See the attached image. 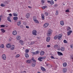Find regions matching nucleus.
I'll return each mask as SVG.
<instances>
[{
  "mask_svg": "<svg viewBox=\"0 0 73 73\" xmlns=\"http://www.w3.org/2000/svg\"><path fill=\"white\" fill-rule=\"evenodd\" d=\"M26 28H27V29H29V26H26Z\"/></svg>",
  "mask_w": 73,
  "mask_h": 73,
  "instance_id": "nucleus-56",
  "label": "nucleus"
},
{
  "mask_svg": "<svg viewBox=\"0 0 73 73\" xmlns=\"http://www.w3.org/2000/svg\"><path fill=\"white\" fill-rule=\"evenodd\" d=\"M18 26H20L21 25V22L20 21H19L17 23Z\"/></svg>",
  "mask_w": 73,
  "mask_h": 73,
  "instance_id": "nucleus-26",
  "label": "nucleus"
},
{
  "mask_svg": "<svg viewBox=\"0 0 73 73\" xmlns=\"http://www.w3.org/2000/svg\"><path fill=\"white\" fill-rule=\"evenodd\" d=\"M19 56H20V55L19 54L16 55L15 57L16 58H17V57H19Z\"/></svg>",
  "mask_w": 73,
  "mask_h": 73,
  "instance_id": "nucleus-47",
  "label": "nucleus"
},
{
  "mask_svg": "<svg viewBox=\"0 0 73 73\" xmlns=\"http://www.w3.org/2000/svg\"><path fill=\"white\" fill-rule=\"evenodd\" d=\"M14 16H17V14L15 13H13Z\"/></svg>",
  "mask_w": 73,
  "mask_h": 73,
  "instance_id": "nucleus-39",
  "label": "nucleus"
},
{
  "mask_svg": "<svg viewBox=\"0 0 73 73\" xmlns=\"http://www.w3.org/2000/svg\"><path fill=\"white\" fill-rule=\"evenodd\" d=\"M21 38V36L19 35L17 37V40H20Z\"/></svg>",
  "mask_w": 73,
  "mask_h": 73,
  "instance_id": "nucleus-17",
  "label": "nucleus"
},
{
  "mask_svg": "<svg viewBox=\"0 0 73 73\" xmlns=\"http://www.w3.org/2000/svg\"><path fill=\"white\" fill-rule=\"evenodd\" d=\"M60 50L61 51H64L65 50V48L61 47L60 49Z\"/></svg>",
  "mask_w": 73,
  "mask_h": 73,
  "instance_id": "nucleus-32",
  "label": "nucleus"
},
{
  "mask_svg": "<svg viewBox=\"0 0 73 73\" xmlns=\"http://www.w3.org/2000/svg\"><path fill=\"white\" fill-rule=\"evenodd\" d=\"M50 37H48L47 38L46 41L47 42H49L50 41Z\"/></svg>",
  "mask_w": 73,
  "mask_h": 73,
  "instance_id": "nucleus-21",
  "label": "nucleus"
},
{
  "mask_svg": "<svg viewBox=\"0 0 73 73\" xmlns=\"http://www.w3.org/2000/svg\"><path fill=\"white\" fill-rule=\"evenodd\" d=\"M13 19L14 20H17L18 19V17H14L13 18Z\"/></svg>",
  "mask_w": 73,
  "mask_h": 73,
  "instance_id": "nucleus-33",
  "label": "nucleus"
},
{
  "mask_svg": "<svg viewBox=\"0 0 73 73\" xmlns=\"http://www.w3.org/2000/svg\"><path fill=\"white\" fill-rule=\"evenodd\" d=\"M67 71V69L66 68H64L63 69V73H66Z\"/></svg>",
  "mask_w": 73,
  "mask_h": 73,
  "instance_id": "nucleus-15",
  "label": "nucleus"
},
{
  "mask_svg": "<svg viewBox=\"0 0 73 73\" xmlns=\"http://www.w3.org/2000/svg\"><path fill=\"white\" fill-rule=\"evenodd\" d=\"M70 48H73V46L72 45H70Z\"/></svg>",
  "mask_w": 73,
  "mask_h": 73,
  "instance_id": "nucleus-54",
  "label": "nucleus"
},
{
  "mask_svg": "<svg viewBox=\"0 0 73 73\" xmlns=\"http://www.w3.org/2000/svg\"><path fill=\"white\" fill-rule=\"evenodd\" d=\"M72 33V31H70L69 32H68L67 33V35L68 36H69L70 35V34Z\"/></svg>",
  "mask_w": 73,
  "mask_h": 73,
  "instance_id": "nucleus-13",
  "label": "nucleus"
},
{
  "mask_svg": "<svg viewBox=\"0 0 73 73\" xmlns=\"http://www.w3.org/2000/svg\"><path fill=\"white\" fill-rule=\"evenodd\" d=\"M43 59H44V57H39L38 58V60L39 61H42Z\"/></svg>",
  "mask_w": 73,
  "mask_h": 73,
  "instance_id": "nucleus-7",
  "label": "nucleus"
},
{
  "mask_svg": "<svg viewBox=\"0 0 73 73\" xmlns=\"http://www.w3.org/2000/svg\"><path fill=\"white\" fill-rule=\"evenodd\" d=\"M34 22L35 23H39V21H38V20H36Z\"/></svg>",
  "mask_w": 73,
  "mask_h": 73,
  "instance_id": "nucleus-38",
  "label": "nucleus"
},
{
  "mask_svg": "<svg viewBox=\"0 0 73 73\" xmlns=\"http://www.w3.org/2000/svg\"><path fill=\"white\" fill-rule=\"evenodd\" d=\"M19 42H20L21 45H23V44L24 43L23 41L20 40Z\"/></svg>",
  "mask_w": 73,
  "mask_h": 73,
  "instance_id": "nucleus-27",
  "label": "nucleus"
},
{
  "mask_svg": "<svg viewBox=\"0 0 73 73\" xmlns=\"http://www.w3.org/2000/svg\"><path fill=\"white\" fill-rule=\"evenodd\" d=\"M62 35H58V39L59 40H60V38L62 37Z\"/></svg>",
  "mask_w": 73,
  "mask_h": 73,
  "instance_id": "nucleus-8",
  "label": "nucleus"
},
{
  "mask_svg": "<svg viewBox=\"0 0 73 73\" xmlns=\"http://www.w3.org/2000/svg\"><path fill=\"white\" fill-rule=\"evenodd\" d=\"M57 53L59 56H62V53L59 52H58Z\"/></svg>",
  "mask_w": 73,
  "mask_h": 73,
  "instance_id": "nucleus-19",
  "label": "nucleus"
},
{
  "mask_svg": "<svg viewBox=\"0 0 73 73\" xmlns=\"http://www.w3.org/2000/svg\"><path fill=\"white\" fill-rule=\"evenodd\" d=\"M29 49H26L25 50V52L26 53H29Z\"/></svg>",
  "mask_w": 73,
  "mask_h": 73,
  "instance_id": "nucleus-24",
  "label": "nucleus"
},
{
  "mask_svg": "<svg viewBox=\"0 0 73 73\" xmlns=\"http://www.w3.org/2000/svg\"><path fill=\"white\" fill-rule=\"evenodd\" d=\"M36 65V63L35 62H33L32 64V66L33 67H35Z\"/></svg>",
  "mask_w": 73,
  "mask_h": 73,
  "instance_id": "nucleus-22",
  "label": "nucleus"
},
{
  "mask_svg": "<svg viewBox=\"0 0 73 73\" xmlns=\"http://www.w3.org/2000/svg\"><path fill=\"white\" fill-rule=\"evenodd\" d=\"M47 2H48V3H50V1H47Z\"/></svg>",
  "mask_w": 73,
  "mask_h": 73,
  "instance_id": "nucleus-61",
  "label": "nucleus"
},
{
  "mask_svg": "<svg viewBox=\"0 0 73 73\" xmlns=\"http://www.w3.org/2000/svg\"><path fill=\"white\" fill-rule=\"evenodd\" d=\"M40 68L43 71H45V68H44L43 67H41Z\"/></svg>",
  "mask_w": 73,
  "mask_h": 73,
  "instance_id": "nucleus-28",
  "label": "nucleus"
},
{
  "mask_svg": "<svg viewBox=\"0 0 73 73\" xmlns=\"http://www.w3.org/2000/svg\"><path fill=\"white\" fill-rule=\"evenodd\" d=\"M41 2L42 3V4L43 5L44 4V3H45V1H44V0H41Z\"/></svg>",
  "mask_w": 73,
  "mask_h": 73,
  "instance_id": "nucleus-36",
  "label": "nucleus"
},
{
  "mask_svg": "<svg viewBox=\"0 0 73 73\" xmlns=\"http://www.w3.org/2000/svg\"><path fill=\"white\" fill-rule=\"evenodd\" d=\"M11 46V44H10V43L7 44L6 45V47L7 48H10Z\"/></svg>",
  "mask_w": 73,
  "mask_h": 73,
  "instance_id": "nucleus-11",
  "label": "nucleus"
},
{
  "mask_svg": "<svg viewBox=\"0 0 73 73\" xmlns=\"http://www.w3.org/2000/svg\"><path fill=\"white\" fill-rule=\"evenodd\" d=\"M32 33L33 35L36 36L37 35V31L35 30H33L32 32Z\"/></svg>",
  "mask_w": 73,
  "mask_h": 73,
  "instance_id": "nucleus-2",
  "label": "nucleus"
},
{
  "mask_svg": "<svg viewBox=\"0 0 73 73\" xmlns=\"http://www.w3.org/2000/svg\"><path fill=\"white\" fill-rule=\"evenodd\" d=\"M50 45H47V47H48V48H49L50 47Z\"/></svg>",
  "mask_w": 73,
  "mask_h": 73,
  "instance_id": "nucleus-59",
  "label": "nucleus"
},
{
  "mask_svg": "<svg viewBox=\"0 0 73 73\" xmlns=\"http://www.w3.org/2000/svg\"><path fill=\"white\" fill-rule=\"evenodd\" d=\"M3 17V15H0V18H1Z\"/></svg>",
  "mask_w": 73,
  "mask_h": 73,
  "instance_id": "nucleus-63",
  "label": "nucleus"
},
{
  "mask_svg": "<svg viewBox=\"0 0 73 73\" xmlns=\"http://www.w3.org/2000/svg\"><path fill=\"white\" fill-rule=\"evenodd\" d=\"M63 65L64 67H66L67 66V63L66 62H65L63 63Z\"/></svg>",
  "mask_w": 73,
  "mask_h": 73,
  "instance_id": "nucleus-20",
  "label": "nucleus"
},
{
  "mask_svg": "<svg viewBox=\"0 0 73 73\" xmlns=\"http://www.w3.org/2000/svg\"><path fill=\"white\" fill-rule=\"evenodd\" d=\"M36 54H38L40 53V51H36Z\"/></svg>",
  "mask_w": 73,
  "mask_h": 73,
  "instance_id": "nucleus-46",
  "label": "nucleus"
},
{
  "mask_svg": "<svg viewBox=\"0 0 73 73\" xmlns=\"http://www.w3.org/2000/svg\"><path fill=\"white\" fill-rule=\"evenodd\" d=\"M51 58H52V59H53V58L54 59V57H53V56H51Z\"/></svg>",
  "mask_w": 73,
  "mask_h": 73,
  "instance_id": "nucleus-60",
  "label": "nucleus"
},
{
  "mask_svg": "<svg viewBox=\"0 0 73 73\" xmlns=\"http://www.w3.org/2000/svg\"><path fill=\"white\" fill-rule=\"evenodd\" d=\"M49 25V23H45L43 25V27L44 28H47Z\"/></svg>",
  "mask_w": 73,
  "mask_h": 73,
  "instance_id": "nucleus-3",
  "label": "nucleus"
},
{
  "mask_svg": "<svg viewBox=\"0 0 73 73\" xmlns=\"http://www.w3.org/2000/svg\"><path fill=\"white\" fill-rule=\"evenodd\" d=\"M60 24L61 25H64V21H61L60 22Z\"/></svg>",
  "mask_w": 73,
  "mask_h": 73,
  "instance_id": "nucleus-23",
  "label": "nucleus"
},
{
  "mask_svg": "<svg viewBox=\"0 0 73 73\" xmlns=\"http://www.w3.org/2000/svg\"><path fill=\"white\" fill-rule=\"evenodd\" d=\"M66 12H69V10H66Z\"/></svg>",
  "mask_w": 73,
  "mask_h": 73,
  "instance_id": "nucleus-52",
  "label": "nucleus"
},
{
  "mask_svg": "<svg viewBox=\"0 0 73 73\" xmlns=\"http://www.w3.org/2000/svg\"><path fill=\"white\" fill-rule=\"evenodd\" d=\"M0 48H4V44H0Z\"/></svg>",
  "mask_w": 73,
  "mask_h": 73,
  "instance_id": "nucleus-29",
  "label": "nucleus"
},
{
  "mask_svg": "<svg viewBox=\"0 0 73 73\" xmlns=\"http://www.w3.org/2000/svg\"><path fill=\"white\" fill-rule=\"evenodd\" d=\"M64 43H66V42H67V41H66V40H64Z\"/></svg>",
  "mask_w": 73,
  "mask_h": 73,
  "instance_id": "nucleus-50",
  "label": "nucleus"
},
{
  "mask_svg": "<svg viewBox=\"0 0 73 73\" xmlns=\"http://www.w3.org/2000/svg\"><path fill=\"white\" fill-rule=\"evenodd\" d=\"M25 57L26 58H28L29 56V55L27 53H25Z\"/></svg>",
  "mask_w": 73,
  "mask_h": 73,
  "instance_id": "nucleus-18",
  "label": "nucleus"
},
{
  "mask_svg": "<svg viewBox=\"0 0 73 73\" xmlns=\"http://www.w3.org/2000/svg\"><path fill=\"white\" fill-rule=\"evenodd\" d=\"M17 33V31H13L12 33V34L14 36H15V35H16Z\"/></svg>",
  "mask_w": 73,
  "mask_h": 73,
  "instance_id": "nucleus-9",
  "label": "nucleus"
},
{
  "mask_svg": "<svg viewBox=\"0 0 73 73\" xmlns=\"http://www.w3.org/2000/svg\"><path fill=\"white\" fill-rule=\"evenodd\" d=\"M54 1L53 0H52L50 1V4H51V5H53V4H54Z\"/></svg>",
  "mask_w": 73,
  "mask_h": 73,
  "instance_id": "nucleus-25",
  "label": "nucleus"
},
{
  "mask_svg": "<svg viewBox=\"0 0 73 73\" xmlns=\"http://www.w3.org/2000/svg\"><path fill=\"white\" fill-rule=\"evenodd\" d=\"M55 15H58V11H56Z\"/></svg>",
  "mask_w": 73,
  "mask_h": 73,
  "instance_id": "nucleus-44",
  "label": "nucleus"
},
{
  "mask_svg": "<svg viewBox=\"0 0 73 73\" xmlns=\"http://www.w3.org/2000/svg\"><path fill=\"white\" fill-rule=\"evenodd\" d=\"M71 29L70 28V27H68L67 28V31H70V30Z\"/></svg>",
  "mask_w": 73,
  "mask_h": 73,
  "instance_id": "nucleus-37",
  "label": "nucleus"
},
{
  "mask_svg": "<svg viewBox=\"0 0 73 73\" xmlns=\"http://www.w3.org/2000/svg\"><path fill=\"white\" fill-rule=\"evenodd\" d=\"M57 6H58L57 4H56L54 5V7H57Z\"/></svg>",
  "mask_w": 73,
  "mask_h": 73,
  "instance_id": "nucleus-49",
  "label": "nucleus"
},
{
  "mask_svg": "<svg viewBox=\"0 0 73 73\" xmlns=\"http://www.w3.org/2000/svg\"><path fill=\"white\" fill-rule=\"evenodd\" d=\"M44 15L45 16H48V13L47 12H45L44 13Z\"/></svg>",
  "mask_w": 73,
  "mask_h": 73,
  "instance_id": "nucleus-34",
  "label": "nucleus"
},
{
  "mask_svg": "<svg viewBox=\"0 0 73 73\" xmlns=\"http://www.w3.org/2000/svg\"><path fill=\"white\" fill-rule=\"evenodd\" d=\"M1 30L2 33H5V30L3 29H1Z\"/></svg>",
  "mask_w": 73,
  "mask_h": 73,
  "instance_id": "nucleus-30",
  "label": "nucleus"
},
{
  "mask_svg": "<svg viewBox=\"0 0 73 73\" xmlns=\"http://www.w3.org/2000/svg\"><path fill=\"white\" fill-rule=\"evenodd\" d=\"M7 19L8 21L10 23H12V20H11V17H7Z\"/></svg>",
  "mask_w": 73,
  "mask_h": 73,
  "instance_id": "nucleus-10",
  "label": "nucleus"
},
{
  "mask_svg": "<svg viewBox=\"0 0 73 73\" xmlns=\"http://www.w3.org/2000/svg\"><path fill=\"white\" fill-rule=\"evenodd\" d=\"M11 38H9V41H11Z\"/></svg>",
  "mask_w": 73,
  "mask_h": 73,
  "instance_id": "nucleus-64",
  "label": "nucleus"
},
{
  "mask_svg": "<svg viewBox=\"0 0 73 73\" xmlns=\"http://www.w3.org/2000/svg\"><path fill=\"white\" fill-rule=\"evenodd\" d=\"M7 12H10L11 11V10H7Z\"/></svg>",
  "mask_w": 73,
  "mask_h": 73,
  "instance_id": "nucleus-58",
  "label": "nucleus"
},
{
  "mask_svg": "<svg viewBox=\"0 0 73 73\" xmlns=\"http://www.w3.org/2000/svg\"><path fill=\"white\" fill-rule=\"evenodd\" d=\"M46 8V6H43L42 7V9H45V8Z\"/></svg>",
  "mask_w": 73,
  "mask_h": 73,
  "instance_id": "nucleus-45",
  "label": "nucleus"
},
{
  "mask_svg": "<svg viewBox=\"0 0 73 73\" xmlns=\"http://www.w3.org/2000/svg\"><path fill=\"white\" fill-rule=\"evenodd\" d=\"M1 28H4V27H5V25H1Z\"/></svg>",
  "mask_w": 73,
  "mask_h": 73,
  "instance_id": "nucleus-41",
  "label": "nucleus"
},
{
  "mask_svg": "<svg viewBox=\"0 0 73 73\" xmlns=\"http://www.w3.org/2000/svg\"><path fill=\"white\" fill-rule=\"evenodd\" d=\"M46 66H48V65H49V64L48 63H46Z\"/></svg>",
  "mask_w": 73,
  "mask_h": 73,
  "instance_id": "nucleus-55",
  "label": "nucleus"
},
{
  "mask_svg": "<svg viewBox=\"0 0 73 73\" xmlns=\"http://www.w3.org/2000/svg\"><path fill=\"white\" fill-rule=\"evenodd\" d=\"M33 54H37L36 52H33Z\"/></svg>",
  "mask_w": 73,
  "mask_h": 73,
  "instance_id": "nucleus-48",
  "label": "nucleus"
},
{
  "mask_svg": "<svg viewBox=\"0 0 73 73\" xmlns=\"http://www.w3.org/2000/svg\"><path fill=\"white\" fill-rule=\"evenodd\" d=\"M41 17L42 20H44L45 19V17L44 14H42L41 15Z\"/></svg>",
  "mask_w": 73,
  "mask_h": 73,
  "instance_id": "nucleus-16",
  "label": "nucleus"
},
{
  "mask_svg": "<svg viewBox=\"0 0 73 73\" xmlns=\"http://www.w3.org/2000/svg\"><path fill=\"white\" fill-rule=\"evenodd\" d=\"M1 7H5V4H3L2 3L1 5Z\"/></svg>",
  "mask_w": 73,
  "mask_h": 73,
  "instance_id": "nucleus-40",
  "label": "nucleus"
},
{
  "mask_svg": "<svg viewBox=\"0 0 73 73\" xmlns=\"http://www.w3.org/2000/svg\"><path fill=\"white\" fill-rule=\"evenodd\" d=\"M58 47V46L57 44H56L54 45V48H57Z\"/></svg>",
  "mask_w": 73,
  "mask_h": 73,
  "instance_id": "nucleus-35",
  "label": "nucleus"
},
{
  "mask_svg": "<svg viewBox=\"0 0 73 73\" xmlns=\"http://www.w3.org/2000/svg\"><path fill=\"white\" fill-rule=\"evenodd\" d=\"M44 53H45V52L44 51H41L40 52V56H43L44 55Z\"/></svg>",
  "mask_w": 73,
  "mask_h": 73,
  "instance_id": "nucleus-12",
  "label": "nucleus"
},
{
  "mask_svg": "<svg viewBox=\"0 0 73 73\" xmlns=\"http://www.w3.org/2000/svg\"><path fill=\"white\" fill-rule=\"evenodd\" d=\"M35 44V42H31L30 43V45H33Z\"/></svg>",
  "mask_w": 73,
  "mask_h": 73,
  "instance_id": "nucleus-42",
  "label": "nucleus"
},
{
  "mask_svg": "<svg viewBox=\"0 0 73 73\" xmlns=\"http://www.w3.org/2000/svg\"><path fill=\"white\" fill-rule=\"evenodd\" d=\"M52 30L50 29L48 31V32L47 33V36H51V35H52Z\"/></svg>",
  "mask_w": 73,
  "mask_h": 73,
  "instance_id": "nucleus-1",
  "label": "nucleus"
},
{
  "mask_svg": "<svg viewBox=\"0 0 73 73\" xmlns=\"http://www.w3.org/2000/svg\"><path fill=\"white\" fill-rule=\"evenodd\" d=\"M9 17H12V14L10 13L9 14Z\"/></svg>",
  "mask_w": 73,
  "mask_h": 73,
  "instance_id": "nucleus-53",
  "label": "nucleus"
},
{
  "mask_svg": "<svg viewBox=\"0 0 73 73\" xmlns=\"http://www.w3.org/2000/svg\"><path fill=\"white\" fill-rule=\"evenodd\" d=\"M26 17L27 19H29L30 17V14L29 13H27L26 15Z\"/></svg>",
  "mask_w": 73,
  "mask_h": 73,
  "instance_id": "nucleus-6",
  "label": "nucleus"
},
{
  "mask_svg": "<svg viewBox=\"0 0 73 73\" xmlns=\"http://www.w3.org/2000/svg\"><path fill=\"white\" fill-rule=\"evenodd\" d=\"M32 60L33 61H34V62H36V60H35V59H32Z\"/></svg>",
  "mask_w": 73,
  "mask_h": 73,
  "instance_id": "nucleus-57",
  "label": "nucleus"
},
{
  "mask_svg": "<svg viewBox=\"0 0 73 73\" xmlns=\"http://www.w3.org/2000/svg\"><path fill=\"white\" fill-rule=\"evenodd\" d=\"M10 49L11 50H14V49H15V45H11L10 47Z\"/></svg>",
  "mask_w": 73,
  "mask_h": 73,
  "instance_id": "nucleus-4",
  "label": "nucleus"
},
{
  "mask_svg": "<svg viewBox=\"0 0 73 73\" xmlns=\"http://www.w3.org/2000/svg\"><path fill=\"white\" fill-rule=\"evenodd\" d=\"M36 20V17H33V20H34V21H35Z\"/></svg>",
  "mask_w": 73,
  "mask_h": 73,
  "instance_id": "nucleus-43",
  "label": "nucleus"
},
{
  "mask_svg": "<svg viewBox=\"0 0 73 73\" xmlns=\"http://www.w3.org/2000/svg\"><path fill=\"white\" fill-rule=\"evenodd\" d=\"M20 27L21 28H23V25H21V26H20Z\"/></svg>",
  "mask_w": 73,
  "mask_h": 73,
  "instance_id": "nucleus-51",
  "label": "nucleus"
},
{
  "mask_svg": "<svg viewBox=\"0 0 73 73\" xmlns=\"http://www.w3.org/2000/svg\"><path fill=\"white\" fill-rule=\"evenodd\" d=\"M26 62L28 64H31L32 62V61L31 60H28L26 61Z\"/></svg>",
  "mask_w": 73,
  "mask_h": 73,
  "instance_id": "nucleus-14",
  "label": "nucleus"
},
{
  "mask_svg": "<svg viewBox=\"0 0 73 73\" xmlns=\"http://www.w3.org/2000/svg\"><path fill=\"white\" fill-rule=\"evenodd\" d=\"M28 8H30V9H31V8H32V7H31L29 6H28Z\"/></svg>",
  "mask_w": 73,
  "mask_h": 73,
  "instance_id": "nucleus-62",
  "label": "nucleus"
},
{
  "mask_svg": "<svg viewBox=\"0 0 73 73\" xmlns=\"http://www.w3.org/2000/svg\"><path fill=\"white\" fill-rule=\"evenodd\" d=\"M54 40H57L58 38V35H56L54 36Z\"/></svg>",
  "mask_w": 73,
  "mask_h": 73,
  "instance_id": "nucleus-31",
  "label": "nucleus"
},
{
  "mask_svg": "<svg viewBox=\"0 0 73 73\" xmlns=\"http://www.w3.org/2000/svg\"><path fill=\"white\" fill-rule=\"evenodd\" d=\"M2 57L3 59V60H6V55H5V54H3L2 55Z\"/></svg>",
  "mask_w": 73,
  "mask_h": 73,
  "instance_id": "nucleus-5",
  "label": "nucleus"
}]
</instances>
